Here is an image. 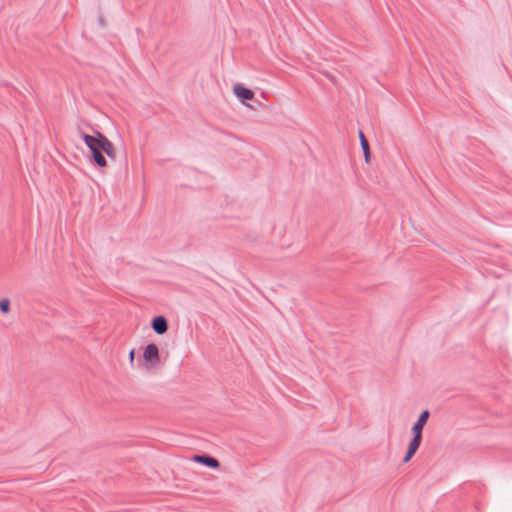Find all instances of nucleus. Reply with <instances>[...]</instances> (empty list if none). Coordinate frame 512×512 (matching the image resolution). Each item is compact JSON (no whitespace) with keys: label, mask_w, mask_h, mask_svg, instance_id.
I'll list each match as a JSON object with an SVG mask.
<instances>
[{"label":"nucleus","mask_w":512,"mask_h":512,"mask_svg":"<svg viewBox=\"0 0 512 512\" xmlns=\"http://www.w3.org/2000/svg\"><path fill=\"white\" fill-rule=\"evenodd\" d=\"M359 138H360V144H361L364 156H365V160H366V162H368L369 157H370L369 144H368L367 139L364 136V133L361 130L359 131Z\"/></svg>","instance_id":"obj_8"},{"label":"nucleus","mask_w":512,"mask_h":512,"mask_svg":"<svg viewBox=\"0 0 512 512\" xmlns=\"http://www.w3.org/2000/svg\"><path fill=\"white\" fill-rule=\"evenodd\" d=\"M413 456H414V455L409 454V453L406 451V454H405V456H404V458H403V462H404V463H408V462L411 460V458H412Z\"/></svg>","instance_id":"obj_11"},{"label":"nucleus","mask_w":512,"mask_h":512,"mask_svg":"<svg viewBox=\"0 0 512 512\" xmlns=\"http://www.w3.org/2000/svg\"><path fill=\"white\" fill-rule=\"evenodd\" d=\"M81 139L84 141L85 145L88 147L90 151L89 161L90 163L103 168L107 166V160L103 155V150L101 149L104 145L102 143L103 138H107L100 131H95V135H89L82 130L79 131Z\"/></svg>","instance_id":"obj_1"},{"label":"nucleus","mask_w":512,"mask_h":512,"mask_svg":"<svg viewBox=\"0 0 512 512\" xmlns=\"http://www.w3.org/2000/svg\"><path fill=\"white\" fill-rule=\"evenodd\" d=\"M129 358H130V361H133V359H134V350L130 351Z\"/></svg>","instance_id":"obj_12"},{"label":"nucleus","mask_w":512,"mask_h":512,"mask_svg":"<svg viewBox=\"0 0 512 512\" xmlns=\"http://www.w3.org/2000/svg\"><path fill=\"white\" fill-rule=\"evenodd\" d=\"M143 359L147 367H154L159 360V349L155 343H149L143 352Z\"/></svg>","instance_id":"obj_2"},{"label":"nucleus","mask_w":512,"mask_h":512,"mask_svg":"<svg viewBox=\"0 0 512 512\" xmlns=\"http://www.w3.org/2000/svg\"><path fill=\"white\" fill-rule=\"evenodd\" d=\"M421 440H422V438H419L417 436H413L412 439L409 442V445H408V448H407V452L409 454L415 455V453L417 452V450L420 447Z\"/></svg>","instance_id":"obj_9"},{"label":"nucleus","mask_w":512,"mask_h":512,"mask_svg":"<svg viewBox=\"0 0 512 512\" xmlns=\"http://www.w3.org/2000/svg\"><path fill=\"white\" fill-rule=\"evenodd\" d=\"M10 309V301L8 299H2L0 300V311L2 313L9 312Z\"/></svg>","instance_id":"obj_10"},{"label":"nucleus","mask_w":512,"mask_h":512,"mask_svg":"<svg viewBox=\"0 0 512 512\" xmlns=\"http://www.w3.org/2000/svg\"><path fill=\"white\" fill-rule=\"evenodd\" d=\"M192 460L195 463H200V464H202L206 467L212 468V469H217L220 466L219 461L215 457H212L207 454H195L192 457Z\"/></svg>","instance_id":"obj_4"},{"label":"nucleus","mask_w":512,"mask_h":512,"mask_svg":"<svg viewBox=\"0 0 512 512\" xmlns=\"http://www.w3.org/2000/svg\"><path fill=\"white\" fill-rule=\"evenodd\" d=\"M103 147L101 148L103 150V154L105 153L110 159L114 160L116 158L115 156V150L114 146L111 143V141L108 140V138H103Z\"/></svg>","instance_id":"obj_7"},{"label":"nucleus","mask_w":512,"mask_h":512,"mask_svg":"<svg viewBox=\"0 0 512 512\" xmlns=\"http://www.w3.org/2000/svg\"><path fill=\"white\" fill-rule=\"evenodd\" d=\"M234 94L236 97L242 102L245 103V101L252 100L254 98V92L244 87L242 84H236L233 88Z\"/></svg>","instance_id":"obj_6"},{"label":"nucleus","mask_w":512,"mask_h":512,"mask_svg":"<svg viewBox=\"0 0 512 512\" xmlns=\"http://www.w3.org/2000/svg\"><path fill=\"white\" fill-rule=\"evenodd\" d=\"M153 331L158 335H163L168 330V321L163 315L155 316L151 321Z\"/></svg>","instance_id":"obj_5"},{"label":"nucleus","mask_w":512,"mask_h":512,"mask_svg":"<svg viewBox=\"0 0 512 512\" xmlns=\"http://www.w3.org/2000/svg\"><path fill=\"white\" fill-rule=\"evenodd\" d=\"M99 21H100L101 25H103V20H102V18H99Z\"/></svg>","instance_id":"obj_13"},{"label":"nucleus","mask_w":512,"mask_h":512,"mask_svg":"<svg viewBox=\"0 0 512 512\" xmlns=\"http://www.w3.org/2000/svg\"><path fill=\"white\" fill-rule=\"evenodd\" d=\"M430 416L429 410H423L420 415L418 416L417 421L412 426V434L413 436H417L419 438H422V431L427 423Z\"/></svg>","instance_id":"obj_3"}]
</instances>
